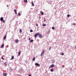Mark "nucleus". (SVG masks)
Here are the masks:
<instances>
[{
	"mask_svg": "<svg viewBox=\"0 0 76 76\" xmlns=\"http://www.w3.org/2000/svg\"><path fill=\"white\" fill-rule=\"evenodd\" d=\"M39 35V33H38L34 35V37L37 38V37Z\"/></svg>",
	"mask_w": 76,
	"mask_h": 76,
	"instance_id": "f257e3e1",
	"label": "nucleus"
},
{
	"mask_svg": "<svg viewBox=\"0 0 76 76\" xmlns=\"http://www.w3.org/2000/svg\"><path fill=\"white\" fill-rule=\"evenodd\" d=\"M40 38H42V36L41 34H39L38 36Z\"/></svg>",
	"mask_w": 76,
	"mask_h": 76,
	"instance_id": "f03ea898",
	"label": "nucleus"
},
{
	"mask_svg": "<svg viewBox=\"0 0 76 76\" xmlns=\"http://www.w3.org/2000/svg\"><path fill=\"white\" fill-rule=\"evenodd\" d=\"M15 41L16 43H18V42H19V40L18 39H16L15 40Z\"/></svg>",
	"mask_w": 76,
	"mask_h": 76,
	"instance_id": "7ed1b4c3",
	"label": "nucleus"
},
{
	"mask_svg": "<svg viewBox=\"0 0 76 76\" xmlns=\"http://www.w3.org/2000/svg\"><path fill=\"white\" fill-rule=\"evenodd\" d=\"M45 52V51L44 50H43L42 51V52L41 53V56H42V55H43V54H44V53Z\"/></svg>",
	"mask_w": 76,
	"mask_h": 76,
	"instance_id": "20e7f679",
	"label": "nucleus"
},
{
	"mask_svg": "<svg viewBox=\"0 0 76 76\" xmlns=\"http://www.w3.org/2000/svg\"><path fill=\"white\" fill-rule=\"evenodd\" d=\"M35 65H36V66H40V65L37 63H36L35 64Z\"/></svg>",
	"mask_w": 76,
	"mask_h": 76,
	"instance_id": "39448f33",
	"label": "nucleus"
},
{
	"mask_svg": "<svg viewBox=\"0 0 76 76\" xmlns=\"http://www.w3.org/2000/svg\"><path fill=\"white\" fill-rule=\"evenodd\" d=\"M54 66V64H52L50 66V68H53Z\"/></svg>",
	"mask_w": 76,
	"mask_h": 76,
	"instance_id": "423d86ee",
	"label": "nucleus"
},
{
	"mask_svg": "<svg viewBox=\"0 0 76 76\" xmlns=\"http://www.w3.org/2000/svg\"><path fill=\"white\" fill-rule=\"evenodd\" d=\"M20 53H21V50H19L18 52V55L19 56H20Z\"/></svg>",
	"mask_w": 76,
	"mask_h": 76,
	"instance_id": "0eeeda50",
	"label": "nucleus"
},
{
	"mask_svg": "<svg viewBox=\"0 0 76 76\" xmlns=\"http://www.w3.org/2000/svg\"><path fill=\"white\" fill-rule=\"evenodd\" d=\"M14 10V11L15 12L16 15H17V12H17V10H16L15 9Z\"/></svg>",
	"mask_w": 76,
	"mask_h": 76,
	"instance_id": "6e6552de",
	"label": "nucleus"
},
{
	"mask_svg": "<svg viewBox=\"0 0 76 76\" xmlns=\"http://www.w3.org/2000/svg\"><path fill=\"white\" fill-rule=\"evenodd\" d=\"M13 69H12L11 68H10V72H12V71H13Z\"/></svg>",
	"mask_w": 76,
	"mask_h": 76,
	"instance_id": "1a4fd4ad",
	"label": "nucleus"
},
{
	"mask_svg": "<svg viewBox=\"0 0 76 76\" xmlns=\"http://www.w3.org/2000/svg\"><path fill=\"white\" fill-rule=\"evenodd\" d=\"M4 44L2 45L1 47V48H3V47H4Z\"/></svg>",
	"mask_w": 76,
	"mask_h": 76,
	"instance_id": "9d476101",
	"label": "nucleus"
},
{
	"mask_svg": "<svg viewBox=\"0 0 76 76\" xmlns=\"http://www.w3.org/2000/svg\"><path fill=\"white\" fill-rule=\"evenodd\" d=\"M19 32L20 34H21L22 32V29H20Z\"/></svg>",
	"mask_w": 76,
	"mask_h": 76,
	"instance_id": "9b49d317",
	"label": "nucleus"
},
{
	"mask_svg": "<svg viewBox=\"0 0 76 76\" xmlns=\"http://www.w3.org/2000/svg\"><path fill=\"white\" fill-rule=\"evenodd\" d=\"M0 20L1 21H3V17L1 18Z\"/></svg>",
	"mask_w": 76,
	"mask_h": 76,
	"instance_id": "f8f14e48",
	"label": "nucleus"
},
{
	"mask_svg": "<svg viewBox=\"0 0 76 76\" xmlns=\"http://www.w3.org/2000/svg\"><path fill=\"white\" fill-rule=\"evenodd\" d=\"M3 75L4 76H7V74L6 73H4Z\"/></svg>",
	"mask_w": 76,
	"mask_h": 76,
	"instance_id": "ddd939ff",
	"label": "nucleus"
},
{
	"mask_svg": "<svg viewBox=\"0 0 76 76\" xmlns=\"http://www.w3.org/2000/svg\"><path fill=\"white\" fill-rule=\"evenodd\" d=\"M42 26H46V24L45 23H43L42 24Z\"/></svg>",
	"mask_w": 76,
	"mask_h": 76,
	"instance_id": "4468645a",
	"label": "nucleus"
},
{
	"mask_svg": "<svg viewBox=\"0 0 76 76\" xmlns=\"http://www.w3.org/2000/svg\"><path fill=\"white\" fill-rule=\"evenodd\" d=\"M31 3H32V6H34V2H33V1H31Z\"/></svg>",
	"mask_w": 76,
	"mask_h": 76,
	"instance_id": "2eb2a0df",
	"label": "nucleus"
},
{
	"mask_svg": "<svg viewBox=\"0 0 76 76\" xmlns=\"http://www.w3.org/2000/svg\"><path fill=\"white\" fill-rule=\"evenodd\" d=\"M6 35H5L4 37V39H6Z\"/></svg>",
	"mask_w": 76,
	"mask_h": 76,
	"instance_id": "dca6fc26",
	"label": "nucleus"
},
{
	"mask_svg": "<svg viewBox=\"0 0 76 76\" xmlns=\"http://www.w3.org/2000/svg\"><path fill=\"white\" fill-rule=\"evenodd\" d=\"M35 58L34 57L33 58V61H35Z\"/></svg>",
	"mask_w": 76,
	"mask_h": 76,
	"instance_id": "f3484780",
	"label": "nucleus"
},
{
	"mask_svg": "<svg viewBox=\"0 0 76 76\" xmlns=\"http://www.w3.org/2000/svg\"><path fill=\"white\" fill-rule=\"evenodd\" d=\"M14 58V56H12V58L11 59H10V60H12V59H13Z\"/></svg>",
	"mask_w": 76,
	"mask_h": 76,
	"instance_id": "a211bd4d",
	"label": "nucleus"
},
{
	"mask_svg": "<svg viewBox=\"0 0 76 76\" xmlns=\"http://www.w3.org/2000/svg\"><path fill=\"white\" fill-rule=\"evenodd\" d=\"M27 0H24V2H25V3H26V2H27Z\"/></svg>",
	"mask_w": 76,
	"mask_h": 76,
	"instance_id": "6ab92c4d",
	"label": "nucleus"
},
{
	"mask_svg": "<svg viewBox=\"0 0 76 76\" xmlns=\"http://www.w3.org/2000/svg\"><path fill=\"white\" fill-rule=\"evenodd\" d=\"M42 15H44V12H41Z\"/></svg>",
	"mask_w": 76,
	"mask_h": 76,
	"instance_id": "aec40b11",
	"label": "nucleus"
},
{
	"mask_svg": "<svg viewBox=\"0 0 76 76\" xmlns=\"http://www.w3.org/2000/svg\"><path fill=\"white\" fill-rule=\"evenodd\" d=\"M4 66H7V64L6 63H4Z\"/></svg>",
	"mask_w": 76,
	"mask_h": 76,
	"instance_id": "412c9836",
	"label": "nucleus"
},
{
	"mask_svg": "<svg viewBox=\"0 0 76 76\" xmlns=\"http://www.w3.org/2000/svg\"><path fill=\"white\" fill-rule=\"evenodd\" d=\"M50 71L52 72H53V69H50Z\"/></svg>",
	"mask_w": 76,
	"mask_h": 76,
	"instance_id": "4be33fe9",
	"label": "nucleus"
},
{
	"mask_svg": "<svg viewBox=\"0 0 76 76\" xmlns=\"http://www.w3.org/2000/svg\"><path fill=\"white\" fill-rule=\"evenodd\" d=\"M34 41V40H31L30 41V42H33Z\"/></svg>",
	"mask_w": 76,
	"mask_h": 76,
	"instance_id": "5701e85b",
	"label": "nucleus"
},
{
	"mask_svg": "<svg viewBox=\"0 0 76 76\" xmlns=\"http://www.w3.org/2000/svg\"><path fill=\"white\" fill-rule=\"evenodd\" d=\"M50 31H48V34H50Z\"/></svg>",
	"mask_w": 76,
	"mask_h": 76,
	"instance_id": "b1692460",
	"label": "nucleus"
},
{
	"mask_svg": "<svg viewBox=\"0 0 76 76\" xmlns=\"http://www.w3.org/2000/svg\"><path fill=\"white\" fill-rule=\"evenodd\" d=\"M33 31L32 30H31L30 31V32H33Z\"/></svg>",
	"mask_w": 76,
	"mask_h": 76,
	"instance_id": "393cba45",
	"label": "nucleus"
},
{
	"mask_svg": "<svg viewBox=\"0 0 76 76\" xmlns=\"http://www.w3.org/2000/svg\"><path fill=\"white\" fill-rule=\"evenodd\" d=\"M51 49V47H50L49 48V50H50Z\"/></svg>",
	"mask_w": 76,
	"mask_h": 76,
	"instance_id": "a878e982",
	"label": "nucleus"
},
{
	"mask_svg": "<svg viewBox=\"0 0 76 76\" xmlns=\"http://www.w3.org/2000/svg\"><path fill=\"white\" fill-rule=\"evenodd\" d=\"M18 15H20V12H18Z\"/></svg>",
	"mask_w": 76,
	"mask_h": 76,
	"instance_id": "bb28decb",
	"label": "nucleus"
},
{
	"mask_svg": "<svg viewBox=\"0 0 76 76\" xmlns=\"http://www.w3.org/2000/svg\"><path fill=\"white\" fill-rule=\"evenodd\" d=\"M70 16V15L69 14H68L67 15V17H69Z\"/></svg>",
	"mask_w": 76,
	"mask_h": 76,
	"instance_id": "cd10ccee",
	"label": "nucleus"
},
{
	"mask_svg": "<svg viewBox=\"0 0 76 76\" xmlns=\"http://www.w3.org/2000/svg\"><path fill=\"white\" fill-rule=\"evenodd\" d=\"M52 29H54V27H52Z\"/></svg>",
	"mask_w": 76,
	"mask_h": 76,
	"instance_id": "c85d7f7f",
	"label": "nucleus"
},
{
	"mask_svg": "<svg viewBox=\"0 0 76 76\" xmlns=\"http://www.w3.org/2000/svg\"><path fill=\"white\" fill-rule=\"evenodd\" d=\"M61 55H62V56H63L64 55V53H62Z\"/></svg>",
	"mask_w": 76,
	"mask_h": 76,
	"instance_id": "c756f323",
	"label": "nucleus"
},
{
	"mask_svg": "<svg viewBox=\"0 0 76 76\" xmlns=\"http://www.w3.org/2000/svg\"><path fill=\"white\" fill-rule=\"evenodd\" d=\"M76 25V24L75 23H73V25Z\"/></svg>",
	"mask_w": 76,
	"mask_h": 76,
	"instance_id": "7c9ffc66",
	"label": "nucleus"
},
{
	"mask_svg": "<svg viewBox=\"0 0 76 76\" xmlns=\"http://www.w3.org/2000/svg\"><path fill=\"white\" fill-rule=\"evenodd\" d=\"M36 25L37 26H38V25L37 24H36Z\"/></svg>",
	"mask_w": 76,
	"mask_h": 76,
	"instance_id": "2f4dec72",
	"label": "nucleus"
},
{
	"mask_svg": "<svg viewBox=\"0 0 76 76\" xmlns=\"http://www.w3.org/2000/svg\"><path fill=\"white\" fill-rule=\"evenodd\" d=\"M1 58H2V59L3 60H4V58H3V57H1Z\"/></svg>",
	"mask_w": 76,
	"mask_h": 76,
	"instance_id": "473e14b6",
	"label": "nucleus"
},
{
	"mask_svg": "<svg viewBox=\"0 0 76 76\" xmlns=\"http://www.w3.org/2000/svg\"><path fill=\"white\" fill-rule=\"evenodd\" d=\"M4 21H5L4 20H3V23H4Z\"/></svg>",
	"mask_w": 76,
	"mask_h": 76,
	"instance_id": "72a5a7b5",
	"label": "nucleus"
},
{
	"mask_svg": "<svg viewBox=\"0 0 76 76\" xmlns=\"http://www.w3.org/2000/svg\"><path fill=\"white\" fill-rule=\"evenodd\" d=\"M30 39H30V38H29L28 39V40H30Z\"/></svg>",
	"mask_w": 76,
	"mask_h": 76,
	"instance_id": "f704fd0d",
	"label": "nucleus"
},
{
	"mask_svg": "<svg viewBox=\"0 0 76 76\" xmlns=\"http://www.w3.org/2000/svg\"><path fill=\"white\" fill-rule=\"evenodd\" d=\"M28 76H31V75H28Z\"/></svg>",
	"mask_w": 76,
	"mask_h": 76,
	"instance_id": "c9c22d12",
	"label": "nucleus"
},
{
	"mask_svg": "<svg viewBox=\"0 0 76 76\" xmlns=\"http://www.w3.org/2000/svg\"><path fill=\"white\" fill-rule=\"evenodd\" d=\"M49 4H51V2H50V3L49 2Z\"/></svg>",
	"mask_w": 76,
	"mask_h": 76,
	"instance_id": "e433bc0d",
	"label": "nucleus"
},
{
	"mask_svg": "<svg viewBox=\"0 0 76 76\" xmlns=\"http://www.w3.org/2000/svg\"><path fill=\"white\" fill-rule=\"evenodd\" d=\"M7 7H8V5H7Z\"/></svg>",
	"mask_w": 76,
	"mask_h": 76,
	"instance_id": "4c0bfd02",
	"label": "nucleus"
},
{
	"mask_svg": "<svg viewBox=\"0 0 76 76\" xmlns=\"http://www.w3.org/2000/svg\"><path fill=\"white\" fill-rule=\"evenodd\" d=\"M75 48L76 49V46L75 47Z\"/></svg>",
	"mask_w": 76,
	"mask_h": 76,
	"instance_id": "58836bf2",
	"label": "nucleus"
},
{
	"mask_svg": "<svg viewBox=\"0 0 76 76\" xmlns=\"http://www.w3.org/2000/svg\"><path fill=\"white\" fill-rule=\"evenodd\" d=\"M44 20V21H45V20Z\"/></svg>",
	"mask_w": 76,
	"mask_h": 76,
	"instance_id": "ea45409f",
	"label": "nucleus"
},
{
	"mask_svg": "<svg viewBox=\"0 0 76 76\" xmlns=\"http://www.w3.org/2000/svg\"><path fill=\"white\" fill-rule=\"evenodd\" d=\"M39 18H41V17H40V16H39Z\"/></svg>",
	"mask_w": 76,
	"mask_h": 76,
	"instance_id": "a19ab883",
	"label": "nucleus"
},
{
	"mask_svg": "<svg viewBox=\"0 0 76 76\" xmlns=\"http://www.w3.org/2000/svg\"><path fill=\"white\" fill-rule=\"evenodd\" d=\"M50 2H51V1H49V3H50Z\"/></svg>",
	"mask_w": 76,
	"mask_h": 76,
	"instance_id": "79ce46f5",
	"label": "nucleus"
}]
</instances>
